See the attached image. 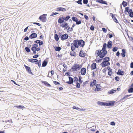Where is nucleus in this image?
I'll use <instances>...</instances> for the list:
<instances>
[{
    "label": "nucleus",
    "instance_id": "1",
    "mask_svg": "<svg viewBox=\"0 0 133 133\" xmlns=\"http://www.w3.org/2000/svg\"><path fill=\"white\" fill-rule=\"evenodd\" d=\"M108 52L107 50H97L95 52V54L97 57L99 56V57H101V58H103L105 57L107 54Z\"/></svg>",
    "mask_w": 133,
    "mask_h": 133
},
{
    "label": "nucleus",
    "instance_id": "2",
    "mask_svg": "<svg viewBox=\"0 0 133 133\" xmlns=\"http://www.w3.org/2000/svg\"><path fill=\"white\" fill-rule=\"evenodd\" d=\"M78 48V39L74 40L73 43L71 44V50L72 51H74L76 48Z\"/></svg>",
    "mask_w": 133,
    "mask_h": 133
},
{
    "label": "nucleus",
    "instance_id": "3",
    "mask_svg": "<svg viewBox=\"0 0 133 133\" xmlns=\"http://www.w3.org/2000/svg\"><path fill=\"white\" fill-rule=\"evenodd\" d=\"M110 60L109 57H105L103 59V61L101 63L102 66H106L110 65V63L109 61Z\"/></svg>",
    "mask_w": 133,
    "mask_h": 133
},
{
    "label": "nucleus",
    "instance_id": "4",
    "mask_svg": "<svg viewBox=\"0 0 133 133\" xmlns=\"http://www.w3.org/2000/svg\"><path fill=\"white\" fill-rule=\"evenodd\" d=\"M58 34L61 40L66 39L69 37V35L65 33V34H63L62 32H59Z\"/></svg>",
    "mask_w": 133,
    "mask_h": 133
},
{
    "label": "nucleus",
    "instance_id": "5",
    "mask_svg": "<svg viewBox=\"0 0 133 133\" xmlns=\"http://www.w3.org/2000/svg\"><path fill=\"white\" fill-rule=\"evenodd\" d=\"M46 14H43L39 16V19L42 22H45L46 21Z\"/></svg>",
    "mask_w": 133,
    "mask_h": 133
},
{
    "label": "nucleus",
    "instance_id": "6",
    "mask_svg": "<svg viewBox=\"0 0 133 133\" xmlns=\"http://www.w3.org/2000/svg\"><path fill=\"white\" fill-rule=\"evenodd\" d=\"M115 101H109L106 102V106L112 107L115 105Z\"/></svg>",
    "mask_w": 133,
    "mask_h": 133
},
{
    "label": "nucleus",
    "instance_id": "7",
    "mask_svg": "<svg viewBox=\"0 0 133 133\" xmlns=\"http://www.w3.org/2000/svg\"><path fill=\"white\" fill-rule=\"evenodd\" d=\"M110 15L112 17L114 21L116 23H118L119 24V25L121 27V25L119 23L118 21L117 20V19L116 18V17L115 16V15H116L112 13H110Z\"/></svg>",
    "mask_w": 133,
    "mask_h": 133
},
{
    "label": "nucleus",
    "instance_id": "8",
    "mask_svg": "<svg viewBox=\"0 0 133 133\" xmlns=\"http://www.w3.org/2000/svg\"><path fill=\"white\" fill-rule=\"evenodd\" d=\"M69 81L65 82L64 80H63L64 82L66 83L69 84H71L73 83L74 82V79L71 76H69L68 77Z\"/></svg>",
    "mask_w": 133,
    "mask_h": 133
},
{
    "label": "nucleus",
    "instance_id": "9",
    "mask_svg": "<svg viewBox=\"0 0 133 133\" xmlns=\"http://www.w3.org/2000/svg\"><path fill=\"white\" fill-rule=\"evenodd\" d=\"M78 46L81 47H83L85 45V42L82 39H78Z\"/></svg>",
    "mask_w": 133,
    "mask_h": 133
},
{
    "label": "nucleus",
    "instance_id": "10",
    "mask_svg": "<svg viewBox=\"0 0 133 133\" xmlns=\"http://www.w3.org/2000/svg\"><path fill=\"white\" fill-rule=\"evenodd\" d=\"M58 23L59 24H64L66 23V22H65L63 16L59 17L58 20Z\"/></svg>",
    "mask_w": 133,
    "mask_h": 133
},
{
    "label": "nucleus",
    "instance_id": "11",
    "mask_svg": "<svg viewBox=\"0 0 133 133\" xmlns=\"http://www.w3.org/2000/svg\"><path fill=\"white\" fill-rule=\"evenodd\" d=\"M69 8V7H68L67 8V9H66L63 7H59L56 8V11H61L64 12L66 10H68Z\"/></svg>",
    "mask_w": 133,
    "mask_h": 133
},
{
    "label": "nucleus",
    "instance_id": "12",
    "mask_svg": "<svg viewBox=\"0 0 133 133\" xmlns=\"http://www.w3.org/2000/svg\"><path fill=\"white\" fill-rule=\"evenodd\" d=\"M59 26L60 27H61L62 28H64V30H66L69 27V24L67 23H66L64 24H60Z\"/></svg>",
    "mask_w": 133,
    "mask_h": 133
},
{
    "label": "nucleus",
    "instance_id": "13",
    "mask_svg": "<svg viewBox=\"0 0 133 133\" xmlns=\"http://www.w3.org/2000/svg\"><path fill=\"white\" fill-rule=\"evenodd\" d=\"M49 59V58H46V59H45L43 61L41 66H46L48 62V59Z\"/></svg>",
    "mask_w": 133,
    "mask_h": 133
},
{
    "label": "nucleus",
    "instance_id": "14",
    "mask_svg": "<svg viewBox=\"0 0 133 133\" xmlns=\"http://www.w3.org/2000/svg\"><path fill=\"white\" fill-rule=\"evenodd\" d=\"M34 42L37 43V44H38V45H39V46H41L43 44V41L39 40H37L35 41Z\"/></svg>",
    "mask_w": 133,
    "mask_h": 133
},
{
    "label": "nucleus",
    "instance_id": "15",
    "mask_svg": "<svg viewBox=\"0 0 133 133\" xmlns=\"http://www.w3.org/2000/svg\"><path fill=\"white\" fill-rule=\"evenodd\" d=\"M129 97V96H128L127 95H125L124 97L121 98L117 102L122 103L124 102L125 99L127 98L128 97Z\"/></svg>",
    "mask_w": 133,
    "mask_h": 133
},
{
    "label": "nucleus",
    "instance_id": "16",
    "mask_svg": "<svg viewBox=\"0 0 133 133\" xmlns=\"http://www.w3.org/2000/svg\"><path fill=\"white\" fill-rule=\"evenodd\" d=\"M37 37V34L36 33H32L29 35L30 39H32L36 38Z\"/></svg>",
    "mask_w": 133,
    "mask_h": 133
},
{
    "label": "nucleus",
    "instance_id": "17",
    "mask_svg": "<svg viewBox=\"0 0 133 133\" xmlns=\"http://www.w3.org/2000/svg\"><path fill=\"white\" fill-rule=\"evenodd\" d=\"M28 61L31 63H35V64H36L37 63V62L38 61V59L37 58L34 59H29Z\"/></svg>",
    "mask_w": 133,
    "mask_h": 133
},
{
    "label": "nucleus",
    "instance_id": "18",
    "mask_svg": "<svg viewBox=\"0 0 133 133\" xmlns=\"http://www.w3.org/2000/svg\"><path fill=\"white\" fill-rule=\"evenodd\" d=\"M72 15H68L66 16H63L65 22H66L72 16Z\"/></svg>",
    "mask_w": 133,
    "mask_h": 133
},
{
    "label": "nucleus",
    "instance_id": "19",
    "mask_svg": "<svg viewBox=\"0 0 133 133\" xmlns=\"http://www.w3.org/2000/svg\"><path fill=\"white\" fill-rule=\"evenodd\" d=\"M124 71H121L120 69H118V72H116L117 74L119 76H122L124 75Z\"/></svg>",
    "mask_w": 133,
    "mask_h": 133
},
{
    "label": "nucleus",
    "instance_id": "20",
    "mask_svg": "<svg viewBox=\"0 0 133 133\" xmlns=\"http://www.w3.org/2000/svg\"><path fill=\"white\" fill-rule=\"evenodd\" d=\"M112 42L109 40L107 43V47L108 49H110L112 48Z\"/></svg>",
    "mask_w": 133,
    "mask_h": 133
},
{
    "label": "nucleus",
    "instance_id": "21",
    "mask_svg": "<svg viewBox=\"0 0 133 133\" xmlns=\"http://www.w3.org/2000/svg\"><path fill=\"white\" fill-rule=\"evenodd\" d=\"M25 68L28 73L30 74L34 75V74L32 72L31 69L30 68V67H25Z\"/></svg>",
    "mask_w": 133,
    "mask_h": 133
},
{
    "label": "nucleus",
    "instance_id": "22",
    "mask_svg": "<svg viewBox=\"0 0 133 133\" xmlns=\"http://www.w3.org/2000/svg\"><path fill=\"white\" fill-rule=\"evenodd\" d=\"M86 68L83 67L82 68L81 70V73L82 75H85L86 73Z\"/></svg>",
    "mask_w": 133,
    "mask_h": 133
},
{
    "label": "nucleus",
    "instance_id": "23",
    "mask_svg": "<svg viewBox=\"0 0 133 133\" xmlns=\"http://www.w3.org/2000/svg\"><path fill=\"white\" fill-rule=\"evenodd\" d=\"M97 104L101 106H106V102H104L101 101H98L97 102Z\"/></svg>",
    "mask_w": 133,
    "mask_h": 133
},
{
    "label": "nucleus",
    "instance_id": "24",
    "mask_svg": "<svg viewBox=\"0 0 133 133\" xmlns=\"http://www.w3.org/2000/svg\"><path fill=\"white\" fill-rule=\"evenodd\" d=\"M41 82L42 83L44 84V85L46 87H51V85L50 84L46 81H41Z\"/></svg>",
    "mask_w": 133,
    "mask_h": 133
},
{
    "label": "nucleus",
    "instance_id": "25",
    "mask_svg": "<svg viewBox=\"0 0 133 133\" xmlns=\"http://www.w3.org/2000/svg\"><path fill=\"white\" fill-rule=\"evenodd\" d=\"M126 51V50L125 49H122V53L121 54V55L122 57H125Z\"/></svg>",
    "mask_w": 133,
    "mask_h": 133
},
{
    "label": "nucleus",
    "instance_id": "26",
    "mask_svg": "<svg viewBox=\"0 0 133 133\" xmlns=\"http://www.w3.org/2000/svg\"><path fill=\"white\" fill-rule=\"evenodd\" d=\"M107 69L108 70V74L109 76H111L112 75V70L111 69L110 67H107Z\"/></svg>",
    "mask_w": 133,
    "mask_h": 133
},
{
    "label": "nucleus",
    "instance_id": "27",
    "mask_svg": "<svg viewBox=\"0 0 133 133\" xmlns=\"http://www.w3.org/2000/svg\"><path fill=\"white\" fill-rule=\"evenodd\" d=\"M38 47V44L37 43H35L32 45V47L31 48V49H36Z\"/></svg>",
    "mask_w": 133,
    "mask_h": 133
},
{
    "label": "nucleus",
    "instance_id": "28",
    "mask_svg": "<svg viewBox=\"0 0 133 133\" xmlns=\"http://www.w3.org/2000/svg\"><path fill=\"white\" fill-rule=\"evenodd\" d=\"M55 50L56 51L59 52L61 50V48L59 46H54Z\"/></svg>",
    "mask_w": 133,
    "mask_h": 133
},
{
    "label": "nucleus",
    "instance_id": "29",
    "mask_svg": "<svg viewBox=\"0 0 133 133\" xmlns=\"http://www.w3.org/2000/svg\"><path fill=\"white\" fill-rule=\"evenodd\" d=\"M14 107L18 109H22L23 110V109L25 108V107L24 106L22 105H14Z\"/></svg>",
    "mask_w": 133,
    "mask_h": 133
},
{
    "label": "nucleus",
    "instance_id": "30",
    "mask_svg": "<svg viewBox=\"0 0 133 133\" xmlns=\"http://www.w3.org/2000/svg\"><path fill=\"white\" fill-rule=\"evenodd\" d=\"M59 38V36L57 34H54V38L56 41H58Z\"/></svg>",
    "mask_w": 133,
    "mask_h": 133
},
{
    "label": "nucleus",
    "instance_id": "31",
    "mask_svg": "<svg viewBox=\"0 0 133 133\" xmlns=\"http://www.w3.org/2000/svg\"><path fill=\"white\" fill-rule=\"evenodd\" d=\"M70 54L71 56L76 57V52L74 51H71L70 52Z\"/></svg>",
    "mask_w": 133,
    "mask_h": 133
},
{
    "label": "nucleus",
    "instance_id": "32",
    "mask_svg": "<svg viewBox=\"0 0 133 133\" xmlns=\"http://www.w3.org/2000/svg\"><path fill=\"white\" fill-rule=\"evenodd\" d=\"M72 108L74 109L77 110L79 111H84L85 110V109L83 110V109H80L78 107H76L75 106H74Z\"/></svg>",
    "mask_w": 133,
    "mask_h": 133
},
{
    "label": "nucleus",
    "instance_id": "33",
    "mask_svg": "<svg viewBox=\"0 0 133 133\" xmlns=\"http://www.w3.org/2000/svg\"><path fill=\"white\" fill-rule=\"evenodd\" d=\"M103 58L99 57V58H96L95 59V61L97 63H100L102 60Z\"/></svg>",
    "mask_w": 133,
    "mask_h": 133
},
{
    "label": "nucleus",
    "instance_id": "34",
    "mask_svg": "<svg viewBox=\"0 0 133 133\" xmlns=\"http://www.w3.org/2000/svg\"><path fill=\"white\" fill-rule=\"evenodd\" d=\"M129 93H132L133 92V88L129 86V88L127 90Z\"/></svg>",
    "mask_w": 133,
    "mask_h": 133
},
{
    "label": "nucleus",
    "instance_id": "35",
    "mask_svg": "<svg viewBox=\"0 0 133 133\" xmlns=\"http://www.w3.org/2000/svg\"><path fill=\"white\" fill-rule=\"evenodd\" d=\"M116 90L114 89H112L111 90L109 91L108 92V93L109 94H112L115 93Z\"/></svg>",
    "mask_w": 133,
    "mask_h": 133
},
{
    "label": "nucleus",
    "instance_id": "36",
    "mask_svg": "<svg viewBox=\"0 0 133 133\" xmlns=\"http://www.w3.org/2000/svg\"><path fill=\"white\" fill-rule=\"evenodd\" d=\"M107 44L105 43H104L103 44V47L102 49L107 50L106 49L107 48Z\"/></svg>",
    "mask_w": 133,
    "mask_h": 133
},
{
    "label": "nucleus",
    "instance_id": "37",
    "mask_svg": "<svg viewBox=\"0 0 133 133\" xmlns=\"http://www.w3.org/2000/svg\"><path fill=\"white\" fill-rule=\"evenodd\" d=\"M78 77L79 78V82L80 83H82L83 82V81L82 80L83 78L82 77H81L80 75L78 76Z\"/></svg>",
    "mask_w": 133,
    "mask_h": 133
},
{
    "label": "nucleus",
    "instance_id": "38",
    "mask_svg": "<svg viewBox=\"0 0 133 133\" xmlns=\"http://www.w3.org/2000/svg\"><path fill=\"white\" fill-rule=\"evenodd\" d=\"M71 19L73 21L76 22L77 20H78V19L76 17L74 16H72L71 18Z\"/></svg>",
    "mask_w": 133,
    "mask_h": 133
},
{
    "label": "nucleus",
    "instance_id": "39",
    "mask_svg": "<svg viewBox=\"0 0 133 133\" xmlns=\"http://www.w3.org/2000/svg\"><path fill=\"white\" fill-rule=\"evenodd\" d=\"M122 4L124 7H125L128 4L126 2L123 1L122 2Z\"/></svg>",
    "mask_w": 133,
    "mask_h": 133
},
{
    "label": "nucleus",
    "instance_id": "40",
    "mask_svg": "<svg viewBox=\"0 0 133 133\" xmlns=\"http://www.w3.org/2000/svg\"><path fill=\"white\" fill-rule=\"evenodd\" d=\"M82 67H71V70L73 72L77 71V68H82Z\"/></svg>",
    "mask_w": 133,
    "mask_h": 133
},
{
    "label": "nucleus",
    "instance_id": "41",
    "mask_svg": "<svg viewBox=\"0 0 133 133\" xmlns=\"http://www.w3.org/2000/svg\"><path fill=\"white\" fill-rule=\"evenodd\" d=\"M74 81L75 83L78 82H79V78H78L77 77H74Z\"/></svg>",
    "mask_w": 133,
    "mask_h": 133
},
{
    "label": "nucleus",
    "instance_id": "42",
    "mask_svg": "<svg viewBox=\"0 0 133 133\" xmlns=\"http://www.w3.org/2000/svg\"><path fill=\"white\" fill-rule=\"evenodd\" d=\"M75 83L76 84V88H80L81 84V83H80L79 82V83L78 82Z\"/></svg>",
    "mask_w": 133,
    "mask_h": 133
},
{
    "label": "nucleus",
    "instance_id": "43",
    "mask_svg": "<svg viewBox=\"0 0 133 133\" xmlns=\"http://www.w3.org/2000/svg\"><path fill=\"white\" fill-rule=\"evenodd\" d=\"M25 51L27 53H29L31 51V50L28 47H25Z\"/></svg>",
    "mask_w": 133,
    "mask_h": 133
},
{
    "label": "nucleus",
    "instance_id": "44",
    "mask_svg": "<svg viewBox=\"0 0 133 133\" xmlns=\"http://www.w3.org/2000/svg\"><path fill=\"white\" fill-rule=\"evenodd\" d=\"M102 90L101 89L99 88H96L95 89L94 91H100Z\"/></svg>",
    "mask_w": 133,
    "mask_h": 133
},
{
    "label": "nucleus",
    "instance_id": "45",
    "mask_svg": "<svg viewBox=\"0 0 133 133\" xmlns=\"http://www.w3.org/2000/svg\"><path fill=\"white\" fill-rule=\"evenodd\" d=\"M118 49L117 47L115 46L113 47L112 49V51L113 52H115L117 51Z\"/></svg>",
    "mask_w": 133,
    "mask_h": 133
},
{
    "label": "nucleus",
    "instance_id": "46",
    "mask_svg": "<svg viewBox=\"0 0 133 133\" xmlns=\"http://www.w3.org/2000/svg\"><path fill=\"white\" fill-rule=\"evenodd\" d=\"M82 0H78L77 1H75V2L77 3L78 4L82 5Z\"/></svg>",
    "mask_w": 133,
    "mask_h": 133
},
{
    "label": "nucleus",
    "instance_id": "47",
    "mask_svg": "<svg viewBox=\"0 0 133 133\" xmlns=\"http://www.w3.org/2000/svg\"><path fill=\"white\" fill-rule=\"evenodd\" d=\"M41 60L40 59L39 60H38V61L37 62V63H36V64H38V66H41Z\"/></svg>",
    "mask_w": 133,
    "mask_h": 133
},
{
    "label": "nucleus",
    "instance_id": "48",
    "mask_svg": "<svg viewBox=\"0 0 133 133\" xmlns=\"http://www.w3.org/2000/svg\"><path fill=\"white\" fill-rule=\"evenodd\" d=\"M65 75L66 76H72V75L70 73L69 71L65 73Z\"/></svg>",
    "mask_w": 133,
    "mask_h": 133
},
{
    "label": "nucleus",
    "instance_id": "49",
    "mask_svg": "<svg viewBox=\"0 0 133 133\" xmlns=\"http://www.w3.org/2000/svg\"><path fill=\"white\" fill-rule=\"evenodd\" d=\"M88 81H85V82H83L82 84L83 86V87H84L85 86H86V85L88 84Z\"/></svg>",
    "mask_w": 133,
    "mask_h": 133
},
{
    "label": "nucleus",
    "instance_id": "50",
    "mask_svg": "<svg viewBox=\"0 0 133 133\" xmlns=\"http://www.w3.org/2000/svg\"><path fill=\"white\" fill-rule=\"evenodd\" d=\"M91 82L92 83V84L93 85H95L96 84L97 81L96 79H94L93 80V81L92 82Z\"/></svg>",
    "mask_w": 133,
    "mask_h": 133
},
{
    "label": "nucleus",
    "instance_id": "51",
    "mask_svg": "<svg viewBox=\"0 0 133 133\" xmlns=\"http://www.w3.org/2000/svg\"><path fill=\"white\" fill-rule=\"evenodd\" d=\"M81 22H81V20H77V21L76 22V24L79 25V24H81Z\"/></svg>",
    "mask_w": 133,
    "mask_h": 133
},
{
    "label": "nucleus",
    "instance_id": "52",
    "mask_svg": "<svg viewBox=\"0 0 133 133\" xmlns=\"http://www.w3.org/2000/svg\"><path fill=\"white\" fill-rule=\"evenodd\" d=\"M88 0H83V2L84 4H88Z\"/></svg>",
    "mask_w": 133,
    "mask_h": 133
},
{
    "label": "nucleus",
    "instance_id": "53",
    "mask_svg": "<svg viewBox=\"0 0 133 133\" xmlns=\"http://www.w3.org/2000/svg\"><path fill=\"white\" fill-rule=\"evenodd\" d=\"M32 23L33 24H36L38 26H40L41 25V24L40 23H38L36 22H31L30 23Z\"/></svg>",
    "mask_w": 133,
    "mask_h": 133
},
{
    "label": "nucleus",
    "instance_id": "54",
    "mask_svg": "<svg viewBox=\"0 0 133 133\" xmlns=\"http://www.w3.org/2000/svg\"><path fill=\"white\" fill-rule=\"evenodd\" d=\"M59 14V13L58 12H52L51 14L50 15V16H54L55 15H57V14Z\"/></svg>",
    "mask_w": 133,
    "mask_h": 133
},
{
    "label": "nucleus",
    "instance_id": "55",
    "mask_svg": "<svg viewBox=\"0 0 133 133\" xmlns=\"http://www.w3.org/2000/svg\"><path fill=\"white\" fill-rule=\"evenodd\" d=\"M101 4H105L107 5H108L107 2L104 0H103V1H102Z\"/></svg>",
    "mask_w": 133,
    "mask_h": 133
},
{
    "label": "nucleus",
    "instance_id": "56",
    "mask_svg": "<svg viewBox=\"0 0 133 133\" xmlns=\"http://www.w3.org/2000/svg\"><path fill=\"white\" fill-rule=\"evenodd\" d=\"M94 26L92 24L90 26V29L91 31H94Z\"/></svg>",
    "mask_w": 133,
    "mask_h": 133
},
{
    "label": "nucleus",
    "instance_id": "57",
    "mask_svg": "<svg viewBox=\"0 0 133 133\" xmlns=\"http://www.w3.org/2000/svg\"><path fill=\"white\" fill-rule=\"evenodd\" d=\"M53 83L56 85L60 84V83L57 81H53Z\"/></svg>",
    "mask_w": 133,
    "mask_h": 133
},
{
    "label": "nucleus",
    "instance_id": "58",
    "mask_svg": "<svg viewBox=\"0 0 133 133\" xmlns=\"http://www.w3.org/2000/svg\"><path fill=\"white\" fill-rule=\"evenodd\" d=\"M115 123L114 121L111 122L110 123V124L111 125L114 126L115 125Z\"/></svg>",
    "mask_w": 133,
    "mask_h": 133
},
{
    "label": "nucleus",
    "instance_id": "59",
    "mask_svg": "<svg viewBox=\"0 0 133 133\" xmlns=\"http://www.w3.org/2000/svg\"><path fill=\"white\" fill-rule=\"evenodd\" d=\"M76 25V24H75V23L73 24V25H72L71 27H70V28L71 29V30H72V31L73 30V28H74L75 26Z\"/></svg>",
    "mask_w": 133,
    "mask_h": 133
},
{
    "label": "nucleus",
    "instance_id": "60",
    "mask_svg": "<svg viewBox=\"0 0 133 133\" xmlns=\"http://www.w3.org/2000/svg\"><path fill=\"white\" fill-rule=\"evenodd\" d=\"M115 79L117 81H118L119 80V77L118 76H116L115 77Z\"/></svg>",
    "mask_w": 133,
    "mask_h": 133
},
{
    "label": "nucleus",
    "instance_id": "61",
    "mask_svg": "<svg viewBox=\"0 0 133 133\" xmlns=\"http://www.w3.org/2000/svg\"><path fill=\"white\" fill-rule=\"evenodd\" d=\"M128 38L129 39L130 41H132L133 40V37H132V36H129V35H128Z\"/></svg>",
    "mask_w": 133,
    "mask_h": 133
},
{
    "label": "nucleus",
    "instance_id": "62",
    "mask_svg": "<svg viewBox=\"0 0 133 133\" xmlns=\"http://www.w3.org/2000/svg\"><path fill=\"white\" fill-rule=\"evenodd\" d=\"M30 38L29 36L28 37L27 36H25V38H24V39L26 41H27L29 40V39Z\"/></svg>",
    "mask_w": 133,
    "mask_h": 133
},
{
    "label": "nucleus",
    "instance_id": "63",
    "mask_svg": "<svg viewBox=\"0 0 133 133\" xmlns=\"http://www.w3.org/2000/svg\"><path fill=\"white\" fill-rule=\"evenodd\" d=\"M39 55L38 54L32 56V57L34 58H37L38 57Z\"/></svg>",
    "mask_w": 133,
    "mask_h": 133
},
{
    "label": "nucleus",
    "instance_id": "64",
    "mask_svg": "<svg viewBox=\"0 0 133 133\" xmlns=\"http://www.w3.org/2000/svg\"><path fill=\"white\" fill-rule=\"evenodd\" d=\"M129 17L131 18L133 17V12L129 13Z\"/></svg>",
    "mask_w": 133,
    "mask_h": 133
}]
</instances>
